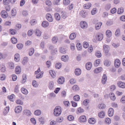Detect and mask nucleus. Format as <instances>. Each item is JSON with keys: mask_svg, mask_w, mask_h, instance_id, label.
I'll return each mask as SVG.
<instances>
[{"mask_svg": "<svg viewBox=\"0 0 125 125\" xmlns=\"http://www.w3.org/2000/svg\"><path fill=\"white\" fill-rule=\"evenodd\" d=\"M21 91L23 94L25 95L27 94L28 93V90L23 87L21 88Z\"/></svg>", "mask_w": 125, "mask_h": 125, "instance_id": "30", "label": "nucleus"}, {"mask_svg": "<svg viewBox=\"0 0 125 125\" xmlns=\"http://www.w3.org/2000/svg\"><path fill=\"white\" fill-rule=\"evenodd\" d=\"M75 74L77 76H79L81 73V70L79 68L76 69L75 70Z\"/></svg>", "mask_w": 125, "mask_h": 125, "instance_id": "17", "label": "nucleus"}, {"mask_svg": "<svg viewBox=\"0 0 125 125\" xmlns=\"http://www.w3.org/2000/svg\"><path fill=\"white\" fill-rule=\"evenodd\" d=\"M57 48H55L54 49L52 50L51 51V53L52 55H54L56 54L57 52Z\"/></svg>", "mask_w": 125, "mask_h": 125, "instance_id": "51", "label": "nucleus"}, {"mask_svg": "<svg viewBox=\"0 0 125 125\" xmlns=\"http://www.w3.org/2000/svg\"><path fill=\"white\" fill-rule=\"evenodd\" d=\"M74 118V117L73 116L70 115L68 116L67 119L69 121H71L73 120Z\"/></svg>", "mask_w": 125, "mask_h": 125, "instance_id": "64", "label": "nucleus"}, {"mask_svg": "<svg viewBox=\"0 0 125 125\" xmlns=\"http://www.w3.org/2000/svg\"><path fill=\"white\" fill-rule=\"evenodd\" d=\"M22 110V107L20 105L18 106L15 108V113H20Z\"/></svg>", "mask_w": 125, "mask_h": 125, "instance_id": "9", "label": "nucleus"}, {"mask_svg": "<svg viewBox=\"0 0 125 125\" xmlns=\"http://www.w3.org/2000/svg\"><path fill=\"white\" fill-rule=\"evenodd\" d=\"M9 31L10 33L12 35H15L17 32V31L16 30L13 29H10Z\"/></svg>", "mask_w": 125, "mask_h": 125, "instance_id": "36", "label": "nucleus"}, {"mask_svg": "<svg viewBox=\"0 0 125 125\" xmlns=\"http://www.w3.org/2000/svg\"><path fill=\"white\" fill-rule=\"evenodd\" d=\"M80 14L83 17L85 18L87 15V13L85 11L82 10L80 12Z\"/></svg>", "mask_w": 125, "mask_h": 125, "instance_id": "32", "label": "nucleus"}, {"mask_svg": "<svg viewBox=\"0 0 125 125\" xmlns=\"http://www.w3.org/2000/svg\"><path fill=\"white\" fill-rule=\"evenodd\" d=\"M105 105L102 103L98 105V108L100 109H103L105 108Z\"/></svg>", "mask_w": 125, "mask_h": 125, "instance_id": "34", "label": "nucleus"}, {"mask_svg": "<svg viewBox=\"0 0 125 125\" xmlns=\"http://www.w3.org/2000/svg\"><path fill=\"white\" fill-rule=\"evenodd\" d=\"M79 120L81 123L84 122L87 120L86 117L84 115L81 116L79 118Z\"/></svg>", "mask_w": 125, "mask_h": 125, "instance_id": "7", "label": "nucleus"}, {"mask_svg": "<svg viewBox=\"0 0 125 125\" xmlns=\"http://www.w3.org/2000/svg\"><path fill=\"white\" fill-rule=\"evenodd\" d=\"M54 82L52 81L49 82L48 87L50 90H53L54 88Z\"/></svg>", "mask_w": 125, "mask_h": 125, "instance_id": "5", "label": "nucleus"}, {"mask_svg": "<svg viewBox=\"0 0 125 125\" xmlns=\"http://www.w3.org/2000/svg\"><path fill=\"white\" fill-rule=\"evenodd\" d=\"M43 72H42L40 73L37 74L36 75V78L37 79H38L42 77Z\"/></svg>", "mask_w": 125, "mask_h": 125, "instance_id": "49", "label": "nucleus"}, {"mask_svg": "<svg viewBox=\"0 0 125 125\" xmlns=\"http://www.w3.org/2000/svg\"><path fill=\"white\" fill-rule=\"evenodd\" d=\"M32 84L34 87H36L38 86L37 82L35 80H33L32 81Z\"/></svg>", "mask_w": 125, "mask_h": 125, "instance_id": "62", "label": "nucleus"}, {"mask_svg": "<svg viewBox=\"0 0 125 125\" xmlns=\"http://www.w3.org/2000/svg\"><path fill=\"white\" fill-rule=\"evenodd\" d=\"M67 51L65 48L62 47L59 48V52L60 53L65 54L66 52Z\"/></svg>", "mask_w": 125, "mask_h": 125, "instance_id": "15", "label": "nucleus"}, {"mask_svg": "<svg viewBox=\"0 0 125 125\" xmlns=\"http://www.w3.org/2000/svg\"><path fill=\"white\" fill-rule=\"evenodd\" d=\"M62 108L59 106H56L54 110L53 114L56 116H59L62 113Z\"/></svg>", "mask_w": 125, "mask_h": 125, "instance_id": "1", "label": "nucleus"}, {"mask_svg": "<svg viewBox=\"0 0 125 125\" xmlns=\"http://www.w3.org/2000/svg\"><path fill=\"white\" fill-rule=\"evenodd\" d=\"M34 48H32L30 49L29 51V54L30 56H31L34 53Z\"/></svg>", "mask_w": 125, "mask_h": 125, "instance_id": "42", "label": "nucleus"}, {"mask_svg": "<svg viewBox=\"0 0 125 125\" xmlns=\"http://www.w3.org/2000/svg\"><path fill=\"white\" fill-rule=\"evenodd\" d=\"M89 100L88 99H86L83 101V104L84 105H86L89 103Z\"/></svg>", "mask_w": 125, "mask_h": 125, "instance_id": "48", "label": "nucleus"}, {"mask_svg": "<svg viewBox=\"0 0 125 125\" xmlns=\"http://www.w3.org/2000/svg\"><path fill=\"white\" fill-rule=\"evenodd\" d=\"M103 70L102 68L101 67H99L96 68L94 70V72L96 73H98L101 72Z\"/></svg>", "mask_w": 125, "mask_h": 125, "instance_id": "20", "label": "nucleus"}, {"mask_svg": "<svg viewBox=\"0 0 125 125\" xmlns=\"http://www.w3.org/2000/svg\"><path fill=\"white\" fill-rule=\"evenodd\" d=\"M11 42L13 44H16L17 42V39L15 38L14 37H13L11 38Z\"/></svg>", "mask_w": 125, "mask_h": 125, "instance_id": "47", "label": "nucleus"}, {"mask_svg": "<svg viewBox=\"0 0 125 125\" xmlns=\"http://www.w3.org/2000/svg\"><path fill=\"white\" fill-rule=\"evenodd\" d=\"M15 95L13 94H12L10 96H8V99L12 102H13L14 100L13 99V98L15 96Z\"/></svg>", "mask_w": 125, "mask_h": 125, "instance_id": "50", "label": "nucleus"}, {"mask_svg": "<svg viewBox=\"0 0 125 125\" xmlns=\"http://www.w3.org/2000/svg\"><path fill=\"white\" fill-rule=\"evenodd\" d=\"M63 118L62 116L59 117L57 118L56 121L59 123H61L62 122L63 120Z\"/></svg>", "mask_w": 125, "mask_h": 125, "instance_id": "46", "label": "nucleus"}, {"mask_svg": "<svg viewBox=\"0 0 125 125\" xmlns=\"http://www.w3.org/2000/svg\"><path fill=\"white\" fill-rule=\"evenodd\" d=\"M28 58L27 57H24L22 62V63L24 65L25 63L27 62Z\"/></svg>", "mask_w": 125, "mask_h": 125, "instance_id": "56", "label": "nucleus"}, {"mask_svg": "<svg viewBox=\"0 0 125 125\" xmlns=\"http://www.w3.org/2000/svg\"><path fill=\"white\" fill-rule=\"evenodd\" d=\"M121 62L120 60L116 59L114 62V65L116 68H118L120 65Z\"/></svg>", "mask_w": 125, "mask_h": 125, "instance_id": "8", "label": "nucleus"}, {"mask_svg": "<svg viewBox=\"0 0 125 125\" xmlns=\"http://www.w3.org/2000/svg\"><path fill=\"white\" fill-rule=\"evenodd\" d=\"M118 86L122 88H125V83L121 81H119L117 83Z\"/></svg>", "mask_w": 125, "mask_h": 125, "instance_id": "11", "label": "nucleus"}, {"mask_svg": "<svg viewBox=\"0 0 125 125\" xmlns=\"http://www.w3.org/2000/svg\"><path fill=\"white\" fill-rule=\"evenodd\" d=\"M61 59L62 61L66 62L68 60L69 57L68 55H63L61 56Z\"/></svg>", "mask_w": 125, "mask_h": 125, "instance_id": "12", "label": "nucleus"}, {"mask_svg": "<svg viewBox=\"0 0 125 125\" xmlns=\"http://www.w3.org/2000/svg\"><path fill=\"white\" fill-rule=\"evenodd\" d=\"M46 17L47 20L50 21L52 22L53 21V19L51 14L48 13L46 14Z\"/></svg>", "mask_w": 125, "mask_h": 125, "instance_id": "10", "label": "nucleus"}, {"mask_svg": "<svg viewBox=\"0 0 125 125\" xmlns=\"http://www.w3.org/2000/svg\"><path fill=\"white\" fill-rule=\"evenodd\" d=\"M52 42L54 43H56L58 41V37L57 36L54 37L52 39Z\"/></svg>", "mask_w": 125, "mask_h": 125, "instance_id": "58", "label": "nucleus"}, {"mask_svg": "<svg viewBox=\"0 0 125 125\" xmlns=\"http://www.w3.org/2000/svg\"><path fill=\"white\" fill-rule=\"evenodd\" d=\"M81 27L83 29H86L87 27V22L84 21H81L80 23Z\"/></svg>", "mask_w": 125, "mask_h": 125, "instance_id": "3", "label": "nucleus"}, {"mask_svg": "<svg viewBox=\"0 0 125 125\" xmlns=\"http://www.w3.org/2000/svg\"><path fill=\"white\" fill-rule=\"evenodd\" d=\"M100 59H98L96 60L94 62V66H98L100 63Z\"/></svg>", "mask_w": 125, "mask_h": 125, "instance_id": "61", "label": "nucleus"}, {"mask_svg": "<svg viewBox=\"0 0 125 125\" xmlns=\"http://www.w3.org/2000/svg\"><path fill=\"white\" fill-rule=\"evenodd\" d=\"M111 7V5L110 3L107 4L105 7V9L106 10H109Z\"/></svg>", "mask_w": 125, "mask_h": 125, "instance_id": "53", "label": "nucleus"}, {"mask_svg": "<svg viewBox=\"0 0 125 125\" xmlns=\"http://www.w3.org/2000/svg\"><path fill=\"white\" fill-rule=\"evenodd\" d=\"M115 34L116 37H118L119 36L120 34V31L119 28H118L116 30Z\"/></svg>", "mask_w": 125, "mask_h": 125, "instance_id": "39", "label": "nucleus"}, {"mask_svg": "<svg viewBox=\"0 0 125 125\" xmlns=\"http://www.w3.org/2000/svg\"><path fill=\"white\" fill-rule=\"evenodd\" d=\"M91 6V3H89L84 4L83 6V7L84 9H89Z\"/></svg>", "mask_w": 125, "mask_h": 125, "instance_id": "52", "label": "nucleus"}, {"mask_svg": "<svg viewBox=\"0 0 125 125\" xmlns=\"http://www.w3.org/2000/svg\"><path fill=\"white\" fill-rule=\"evenodd\" d=\"M76 46L78 50H80L82 49V45L80 43H77Z\"/></svg>", "mask_w": 125, "mask_h": 125, "instance_id": "43", "label": "nucleus"}, {"mask_svg": "<svg viewBox=\"0 0 125 125\" xmlns=\"http://www.w3.org/2000/svg\"><path fill=\"white\" fill-rule=\"evenodd\" d=\"M70 2V1L69 0H63V3L65 5H68Z\"/></svg>", "mask_w": 125, "mask_h": 125, "instance_id": "59", "label": "nucleus"}, {"mask_svg": "<svg viewBox=\"0 0 125 125\" xmlns=\"http://www.w3.org/2000/svg\"><path fill=\"white\" fill-rule=\"evenodd\" d=\"M17 47L19 50L21 49L23 47V44L22 43L18 44L17 45Z\"/></svg>", "mask_w": 125, "mask_h": 125, "instance_id": "60", "label": "nucleus"}, {"mask_svg": "<svg viewBox=\"0 0 125 125\" xmlns=\"http://www.w3.org/2000/svg\"><path fill=\"white\" fill-rule=\"evenodd\" d=\"M6 11L4 10H2L0 13V14L1 17L4 18H6L8 16V13L7 11V9H6Z\"/></svg>", "mask_w": 125, "mask_h": 125, "instance_id": "2", "label": "nucleus"}, {"mask_svg": "<svg viewBox=\"0 0 125 125\" xmlns=\"http://www.w3.org/2000/svg\"><path fill=\"white\" fill-rule=\"evenodd\" d=\"M16 102L17 104L20 105H22L23 103V102L20 99H17L16 101Z\"/></svg>", "mask_w": 125, "mask_h": 125, "instance_id": "55", "label": "nucleus"}, {"mask_svg": "<svg viewBox=\"0 0 125 125\" xmlns=\"http://www.w3.org/2000/svg\"><path fill=\"white\" fill-rule=\"evenodd\" d=\"M73 90L75 91H77L79 90V88L77 85H74L72 88Z\"/></svg>", "mask_w": 125, "mask_h": 125, "instance_id": "57", "label": "nucleus"}, {"mask_svg": "<svg viewBox=\"0 0 125 125\" xmlns=\"http://www.w3.org/2000/svg\"><path fill=\"white\" fill-rule=\"evenodd\" d=\"M61 13L62 14L61 15L63 19H66L67 17L66 12L63 11H62Z\"/></svg>", "mask_w": 125, "mask_h": 125, "instance_id": "35", "label": "nucleus"}, {"mask_svg": "<svg viewBox=\"0 0 125 125\" xmlns=\"http://www.w3.org/2000/svg\"><path fill=\"white\" fill-rule=\"evenodd\" d=\"M106 34L107 36L109 38L112 35L111 31L109 30H107L106 31Z\"/></svg>", "mask_w": 125, "mask_h": 125, "instance_id": "33", "label": "nucleus"}, {"mask_svg": "<svg viewBox=\"0 0 125 125\" xmlns=\"http://www.w3.org/2000/svg\"><path fill=\"white\" fill-rule=\"evenodd\" d=\"M109 96L111 100L113 101H114L116 97L114 94L112 92L110 93L109 94Z\"/></svg>", "mask_w": 125, "mask_h": 125, "instance_id": "27", "label": "nucleus"}, {"mask_svg": "<svg viewBox=\"0 0 125 125\" xmlns=\"http://www.w3.org/2000/svg\"><path fill=\"white\" fill-rule=\"evenodd\" d=\"M124 9L123 7L119 8L118 9L117 11V13L118 14H120L124 12Z\"/></svg>", "mask_w": 125, "mask_h": 125, "instance_id": "37", "label": "nucleus"}, {"mask_svg": "<svg viewBox=\"0 0 125 125\" xmlns=\"http://www.w3.org/2000/svg\"><path fill=\"white\" fill-rule=\"evenodd\" d=\"M42 25L43 27H46L49 25L48 22L46 21H44L42 23Z\"/></svg>", "mask_w": 125, "mask_h": 125, "instance_id": "31", "label": "nucleus"}, {"mask_svg": "<svg viewBox=\"0 0 125 125\" xmlns=\"http://www.w3.org/2000/svg\"><path fill=\"white\" fill-rule=\"evenodd\" d=\"M96 39L98 41H101L103 39V35L101 33H98L96 35Z\"/></svg>", "mask_w": 125, "mask_h": 125, "instance_id": "4", "label": "nucleus"}, {"mask_svg": "<svg viewBox=\"0 0 125 125\" xmlns=\"http://www.w3.org/2000/svg\"><path fill=\"white\" fill-rule=\"evenodd\" d=\"M54 16L55 19L57 21L61 19V16L60 14L58 13H55L54 14Z\"/></svg>", "mask_w": 125, "mask_h": 125, "instance_id": "25", "label": "nucleus"}, {"mask_svg": "<svg viewBox=\"0 0 125 125\" xmlns=\"http://www.w3.org/2000/svg\"><path fill=\"white\" fill-rule=\"evenodd\" d=\"M88 123L91 124H94L95 123V120L94 118H89L88 120Z\"/></svg>", "mask_w": 125, "mask_h": 125, "instance_id": "19", "label": "nucleus"}, {"mask_svg": "<svg viewBox=\"0 0 125 125\" xmlns=\"http://www.w3.org/2000/svg\"><path fill=\"white\" fill-rule=\"evenodd\" d=\"M104 64L107 66H110V61L108 60H105L104 62Z\"/></svg>", "mask_w": 125, "mask_h": 125, "instance_id": "44", "label": "nucleus"}, {"mask_svg": "<svg viewBox=\"0 0 125 125\" xmlns=\"http://www.w3.org/2000/svg\"><path fill=\"white\" fill-rule=\"evenodd\" d=\"M62 66V64L60 63H57L55 65V67L57 69H59Z\"/></svg>", "mask_w": 125, "mask_h": 125, "instance_id": "54", "label": "nucleus"}, {"mask_svg": "<svg viewBox=\"0 0 125 125\" xmlns=\"http://www.w3.org/2000/svg\"><path fill=\"white\" fill-rule=\"evenodd\" d=\"M23 114V115H25L27 116H29L31 115V113L30 110L26 109L24 110Z\"/></svg>", "mask_w": 125, "mask_h": 125, "instance_id": "16", "label": "nucleus"}, {"mask_svg": "<svg viewBox=\"0 0 125 125\" xmlns=\"http://www.w3.org/2000/svg\"><path fill=\"white\" fill-rule=\"evenodd\" d=\"M15 73L17 74H19L21 72V68L19 66H17L15 69Z\"/></svg>", "mask_w": 125, "mask_h": 125, "instance_id": "23", "label": "nucleus"}, {"mask_svg": "<svg viewBox=\"0 0 125 125\" xmlns=\"http://www.w3.org/2000/svg\"><path fill=\"white\" fill-rule=\"evenodd\" d=\"M102 23L101 22H99L95 24V28L96 30H98L101 28Z\"/></svg>", "mask_w": 125, "mask_h": 125, "instance_id": "24", "label": "nucleus"}, {"mask_svg": "<svg viewBox=\"0 0 125 125\" xmlns=\"http://www.w3.org/2000/svg\"><path fill=\"white\" fill-rule=\"evenodd\" d=\"M20 56L18 53L14 55V60L16 62H18L20 60Z\"/></svg>", "mask_w": 125, "mask_h": 125, "instance_id": "22", "label": "nucleus"}, {"mask_svg": "<svg viewBox=\"0 0 125 125\" xmlns=\"http://www.w3.org/2000/svg\"><path fill=\"white\" fill-rule=\"evenodd\" d=\"M92 64L90 62H87L85 65L86 69L88 70H90L92 68Z\"/></svg>", "mask_w": 125, "mask_h": 125, "instance_id": "13", "label": "nucleus"}, {"mask_svg": "<svg viewBox=\"0 0 125 125\" xmlns=\"http://www.w3.org/2000/svg\"><path fill=\"white\" fill-rule=\"evenodd\" d=\"M35 34L38 37H40L41 35L42 32L40 30L36 29L35 30Z\"/></svg>", "mask_w": 125, "mask_h": 125, "instance_id": "21", "label": "nucleus"}, {"mask_svg": "<svg viewBox=\"0 0 125 125\" xmlns=\"http://www.w3.org/2000/svg\"><path fill=\"white\" fill-rule=\"evenodd\" d=\"M49 73L52 77L53 78H54L56 77V73L54 71L52 70H50L49 71Z\"/></svg>", "mask_w": 125, "mask_h": 125, "instance_id": "26", "label": "nucleus"}, {"mask_svg": "<svg viewBox=\"0 0 125 125\" xmlns=\"http://www.w3.org/2000/svg\"><path fill=\"white\" fill-rule=\"evenodd\" d=\"M99 117L101 118H104L105 116V112L104 111H102L99 112L98 114Z\"/></svg>", "mask_w": 125, "mask_h": 125, "instance_id": "18", "label": "nucleus"}, {"mask_svg": "<svg viewBox=\"0 0 125 125\" xmlns=\"http://www.w3.org/2000/svg\"><path fill=\"white\" fill-rule=\"evenodd\" d=\"M65 81V79L62 76H61L59 77L57 80L58 83L59 84H62Z\"/></svg>", "mask_w": 125, "mask_h": 125, "instance_id": "6", "label": "nucleus"}, {"mask_svg": "<svg viewBox=\"0 0 125 125\" xmlns=\"http://www.w3.org/2000/svg\"><path fill=\"white\" fill-rule=\"evenodd\" d=\"M76 37V34L74 33H73L71 34L69 36V38L71 40H73Z\"/></svg>", "mask_w": 125, "mask_h": 125, "instance_id": "28", "label": "nucleus"}, {"mask_svg": "<svg viewBox=\"0 0 125 125\" xmlns=\"http://www.w3.org/2000/svg\"><path fill=\"white\" fill-rule=\"evenodd\" d=\"M95 56L98 58H100L101 56V54L100 51H97L95 53Z\"/></svg>", "mask_w": 125, "mask_h": 125, "instance_id": "40", "label": "nucleus"}, {"mask_svg": "<svg viewBox=\"0 0 125 125\" xmlns=\"http://www.w3.org/2000/svg\"><path fill=\"white\" fill-rule=\"evenodd\" d=\"M30 23L32 25H34L37 23L36 20L33 19L31 20L30 21Z\"/></svg>", "mask_w": 125, "mask_h": 125, "instance_id": "45", "label": "nucleus"}, {"mask_svg": "<svg viewBox=\"0 0 125 125\" xmlns=\"http://www.w3.org/2000/svg\"><path fill=\"white\" fill-rule=\"evenodd\" d=\"M114 110L112 108H110L108 111V114L110 117L112 116L114 114Z\"/></svg>", "mask_w": 125, "mask_h": 125, "instance_id": "14", "label": "nucleus"}, {"mask_svg": "<svg viewBox=\"0 0 125 125\" xmlns=\"http://www.w3.org/2000/svg\"><path fill=\"white\" fill-rule=\"evenodd\" d=\"M14 68V63L12 62H8V68L10 69H13Z\"/></svg>", "mask_w": 125, "mask_h": 125, "instance_id": "29", "label": "nucleus"}, {"mask_svg": "<svg viewBox=\"0 0 125 125\" xmlns=\"http://www.w3.org/2000/svg\"><path fill=\"white\" fill-rule=\"evenodd\" d=\"M73 99L75 101H78L80 99V97L79 95H76L73 97Z\"/></svg>", "mask_w": 125, "mask_h": 125, "instance_id": "41", "label": "nucleus"}, {"mask_svg": "<svg viewBox=\"0 0 125 125\" xmlns=\"http://www.w3.org/2000/svg\"><path fill=\"white\" fill-rule=\"evenodd\" d=\"M41 113V111L39 110H37L34 112V114L36 115H39Z\"/></svg>", "mask_w": 125, "mask_h": 125, "instance_id": "38", "label": "nucleus"}, {"mask_svg": "<svg viewBox=\"0 0 125 125\" xmlns=\"http://www.w3.org/2000/svg\"><path fill=\"white\" fill-rule=\"evenodd\" d=\"M83 46L84 48H87L88 47L89 45L87 42H83Z\"/></svg>", "mask_w": 125, "mask_h": 125, "instance_id": "63", "label": "nucleus"}]
</instances>
